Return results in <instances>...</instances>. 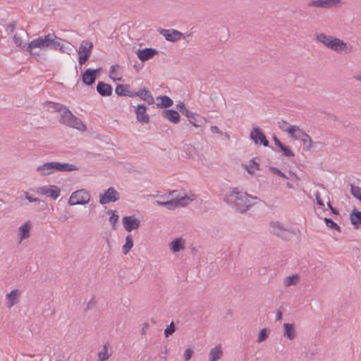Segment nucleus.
<instances>
[{
  "label": "nucleus",
  "instance_id": "6e6d98bb",
  "mask_svg": "<svg viewBox=\"0 0 361 361\" xmlns=\"http://www.w3.org/2000/svg\"><path fill=\"white\" fill-rule=\"evenodd\" d=\"M25 197L30 202H41V200L39 199L30 196L29 194L26 192H25Z\"/></svg>",
  "mask_w": 361,
  "mask_h": 361
},
{
  "label": "nucleus",
  "instance_id": "6ab92c4d",
  "mask_svg": "<svg viewBox=\"0 0 361 361\" xmlns=\"http://www.w3.org/2000/svg\"><path fill=\"white\" fill-rule=\"evenodd\" d=\"M161 116L173 123H178L180 121L179 113L173 109L163 110L161 111Z\"/></svg>",
  "mask_w": 361,
  "mask_h": 361
},
{
  "label": "nucleus",
  "instance_id": "f704fd0d",
  "mask_svg": "<svg viewBox=\"0 0 361 361\" xmlns=\"http://www.w3.org/2000/svg\"><path fill=\"white\" fill-rule=\"evenodd\" d=\"M278 126L281 130L287 132L290 135L293 133V128H295V126L289 125V123L284 120L279 121Z\"/></svg>",
  "mask_w": 361,
  "mask_h": 361
},
{
  "label": "nucleus",
  "instance_id": "13d9d810",
  "mask_svg": "<svg viewBox=\"0 0 361 361\" xmlns=\"http://www.w3.org/2000/svg\"><path fill=\"white\" fill-rule=\"evenodd\" d=\"M273 140H274V144L280 149L283 145V144L280 141V140L276 136V135H274L273 137Z\"/></svg>",
  "mask_w": 361,
  "mask_h": 361
},
{
  "label": "nucleus",
  "instance_id": "4be33fe9",
  "mask_svg": "<svg viewBox=\"0 0 361 361\" xmlns=\"http://www.w3.org/2000/svg\"><path fill=\"white\" fill-rule=\"evenodd\" d=\"M28 33L24 29H21L19 32L16 33L13 36V42L16 45L21 49H25L27 46L23 43V37H27Z\"/></svg>",
  "mask_w": 361,
  "mask_h": 361
},
{
  "label": "nucleus",
  "instance_id": "f257e3e1",
  "mask_svg": "<svg viewBox=\"0 0 361 361\" xmlns=\"http://www.w3.org/2000/svg\"><path fill=\"white\" fill-rule=\"evenodd\" d=\"M256 199L257 197H252L247 192L239 191L238 188H233L224 198L226 202L232 205L240 213L247 212L255 204L253 200Z\"/></svg>",
  "mask_w": 361,
  "mask_h": 361
},
{
  "label": "nucleus",
  "instance_id": "a211bd4d",
  "mask_svg": "<svg viewBox=\"0 0 361 361\" xmlns=\"http://www.w3.org/2000/svg\"><path fill=\"white\" fill-rule=\"evenodd\" d=\"M134 97H139L141 99L146 102L148 104H153L154 103V99L152 94L149 92L147 88L143 87L140 89L137 92H133Z\"/></svg>",
  "mask_w": 361,
  "mask_h": 361
},
{
  "label": "nucleus",
  "instance_id": "4d7b16f0",
  "mask_svg": "<svg viewBox=\"0 0 361 361\" xmlns=\"http://www.w3.org/2000/svg\"><path fill=\"white\" fill-rule=\"evenodd\" d=\"M210 130H211L212 133H213L223 135V132L221 130H220L219 128L216 126H211Z\"/></svg>",
  "mask_w": 361,
  "mask_h": 361
},
{
  "label": "nucleus",
  "instance_id": "8fccbe9b",
  "mask_svg": "<svg viewBox=\"0 0 361 361\" xmlns=\"http://www.w3.org/2000/svg\"><path fill=\"white\" fill-rule=\"evenodd\" d=\"M281 152L283 154L288 157H294V153L291 151L289 147L285 146L284 145L280 148Z\"/></svg>",
  "mask_w": 361,
  "mask_h": 361
},
{
  "label": "nucleus",
  "instance_id": "e2e57ef3",
  "mask_svg": "<svg viewBox=\"0 0 361 361\" xmlns=\"http://www.w3.org/2000/svg\"><path fill=\"white\" fill-rule=\"evenodd\" d=\"M118 65L111 66L110 71H109L110 77H111L112 74H114L115 68H118Z\"/></svg>",
  "mask_w": 361,
  "mask_h": 361
},
{
  "label": "nucleus",
  "instance_id": "9d476101",
  "mask_svg": "<svg viewBox=\"0 0 361 361\" xmlns=\"http://www.w3.org/2000/svg\"><path fill=\"white\" fill-rule=\"evenodd\" d=\"M37 192L39 195L56 200L60 195L61 190L56 185H44L37 188Z\"/></svg>",
  "mask_w": 361,
  "mask_h": 361
},
{
  "label": "nucleus",
  "instance_id": "cd10ccee",
  "mask_svg": "<svg viewBox=\"0 0 361 361\" xmlns=\"http://www.w3.org/2000/svg\"><path fill=\"white\" fill-rule=\"evenodd\" d=\"M37 171L39 172L42 176H47L54 172L52 168V162H47L37 168Z\"/></svg>",
  "mask_w": 361,
  "mask_h": 361
},
{
  "label": "nucleus",
  "instance_id": "5fc2aeb1",
  "mask_svg": "<svg viewBox=\"0 0 361 361\" xmlns=\"http://www.w3.org/2000/svg\"><path fill=\"white\" fill-rule=\"evenodd\" d=\"M315 198L317 200V204L320 207H324V202L322 201L319 192L317 191L315 193Z\"/></svg>",
  "mask_w": 361,
  "mask_h": 361
},
{
  "label": "nucleus",
  "instance_id": "603ef678",
  "mask_svg": "<svg viewBox=\"0 0 361 361\" xmlns=\"http://www.w3.org/2000/svg\"><path fill=\"white\" fill-rule=\"evenodd\" d=\"M29 54L33 57L36 58L37 61H40L41 60H44L45 57L40 54L39 51H33L32 49L31 51H27Z\"/></svg>",
  "mask_w": 361,
  "mask_h": 361
},
{
  "label": "nucleus",
  "instance_id": "72a5a7b5",
  "mask_svg": "<svg viewBox=\"0 0 361 361\" xmlns=\"http://www.w3.org/2000/svg\"><path fill=\"white\" fill-rule=\"evenodd\" d=\"M307 135V134L297 126H295L293 133L290 134V136L293 139L300 140H301L303 137H306Z\"/></svg>",
  "mask_w": 361,
  "mask_h": 361
},
{
  "label": "nucleus",
  "instance_id": "20e7f679",
  "mask_svg": "<svg viewBox=\"0 0 361 361\" xmlns=\"http://www.w3.org/2000/svg\"><path fill=\"white\" fill-rule=\"evenodd\" d=\"M93 43L90 40H83L78 49V63L80 66L84 65L89 60L93 49Z\"/></svg>",
  "mask_w": 361,
  "mask_h": 361
},
{
  "label": "nucleus",
  "instance_id": "393cba45",
  "mask_svg": "<svg viewBox=\"0 0 361 361\" xmlns=\"http://www.w3.org/2000/svg\"><path fill=\"white\" fill-rule=\"evenodd\" d=\"M129 89L130 85H118L116 87L115 92L118 96L134 97V92L130 91Z\"/></svg>",
  "mask_w": 361,
  "mask_h": 361
},
{
  "label": "nucleus",
  "instance_id": "c756f323",
  "mask_svg": "<svg viewBox=\"0 0 361 361\" xmlns=\"http://www.w3.org/2000/svg\"><path fill=\"white\" fill-rule=\"evenodd\" d=\"M30 224L25 222L19 228V238L20 240H25L30 236Z\"/></svg>",
  "mask_w": 361,
  "mask_h": 361
},
{
  "label": "nucleus",
  "instance_id": "e433bc0d",
  "mask_svg": "<svg viewBox=\"0 0 361 361\" xmlns=\"http://www.w3.org/2000/svg\"><path fill=\"white\" fill-rule=\"evenodd\" d=\"M298 281L299 276L298 274L287 276L284 280V286L288 287L296 285Z\"/></svg>",
  "mask_w": 361,
  "mask_h": 361
},
{
  "label": "nucleus",
  "instance_id": "79ce46f5",
  "mask_svg": "<svg viewBox=\"0 0 361 361\" xmlns=\"http://www.w3.org/2000/svg\"><path fill=\"white\" fill-rule=\"evenodd\" d=\"M270 330L267 328H264L259 331L257 342L258 343L264 341L269 336Z\"/></svg>",
  "mask_w": 361,
  "mask_h": 361
},
{
  "label": "nucleus",
  "instance_id": "473e14b6",
  "mask_svg": "<svg viewBox=\"0 0 361 361\" xmlns=\"http://www.w3.org/2000/svg\"><path fill=\"white\" fill-rule=\"evenodd\" d=\"M59 48V51L60 52L66 53L70 55L73 51L74 47L70 42L65 40V42H61Z\"/></svg>",
  "mask_w": 361,
  "mask_h": 361
},
{
  "label": "nucleus",
  "instance_id": "423d86ee",
  "mask_svg": "<svg viewBox=\"0 0 361 361\" xmlns=\"http://www.w3.org/2000/svg\"><path fill=\"white\" fill-rule=\"evenodd\" d=\"M341 2L342 0H309L307 2V6L329 9L338 7Z\"/></svg>",
  "mask_w": 361,
  "mask_h": 361
},
{
  "label": "nucleus",
  "instance_id": "7ed1b4c3",
  "mask_svg": "<svg viewBox=\"0 0 361 361\" xmlns=\"http://www.w3.org/2000/svg\"><path fill=\"white\" fill-rule=\"evenodd\" d=\"M59 121L63 125L75 128L80 131H85L87 130L82 121L73 115L68 108L66 109L63 112L60 114Z\"/></svg>",
  "mask_w": 361,
  "mask_h": 361
},
{
  "label": "nucleus",
  "instance_id": "58836bf2",
  "mask_svg": "<svg viewBox=\"0 0 361 361\" xmlns=\"http://www.w3.org/2000/svg\"><path fill=\"white\" fill-rule=\"evenodd\" d=\"M176 108L179 110V111L184 116L188 118L192 117L193 113L189 111L186 107L183 102H180L176 105Z\"/></svg>",
  "mask_w": 361,
  "mask_h": 361
},
{
  "label": "nucleus",
  "instance_id": "ddd939ff",
  "mask_svg": "<svg viewBox=\"0 0 361 361\" xmlns=\"http://www.w3.org/2000/svg\"><path fill=\"white\" fill-rule=\"evenodd\" d=\"M101 68L91 69L87 68L82 73V81L86 85H92L94 83L97 74L100 73Z\"/></svg>",
  "mask_w": 361,
  "mask_h": 361
},
{
  "label": "nucleus",
  "instance_id": "774afa93",
  "mask_svg": "<svg viewBox=\"0 0 361 361\" xmlns=\"http://www.w3.org/2000/svg\"><path fill=\"white\" fill-rule=\"evenodd\" d=\"M92 305H94V302H93V303H92V302H91V301H90V302H88V304H87V309H91V308H92Z\"/></svg>",
  "mask_w": 361,
  "mask_h": 361
},
{
  "label": "nucleus",
  "instance_id": "052dcab7",
  "mask_svg": "<svg viewBox=\"0 0 361 361\" xmlns=\"http://www.w3.org/2000/svg\"><path fill=\"white\" fill-rule=\"evenodd\" d=\"M282 319V312L280 310H277L276 315V321L281 320Z\"/></svg>",
  "mask_w": 361,
  "mask_h": 361
},
{
  "label": "nucleus",
  "instance_id": "3c124183",
  "mask_svg": "<svg viewBox=\"0 0 361 361\" xmlns=\"http://www.w3.org/2000/svg\"><path fill=\"white\" fill-rule=\"evenodd\" d=\"M269 169L271 173L276 174L279 176H281L285 179L288 178V176L276 167L270 166Z\"/></svg>",
  "mask_w": 361,
  "mask_h": 361
},
{
  "label": "nucleus",
  "instance_id": "2f4dec72",
  "mask_svg": "<svg viewBox=\"0 0 361 361\" xmlns=\"http://www.w3.org/2000/svg\"><path fill=\"white\" fill-rule=\"evenodd\" d=\"M19 292L17 289L12 290L9 293L6 295V298L8 300V307H11L13 306L17 301V298L19 295Z\"/></svg>",
  "mask_w": 361,
  "mask_h": 361
},
{
  "label": "nucleus",
  "instance_id": "f8f14e48",
  "mask_svg": "<svg viewBox=\"0 0 361 361\" xmlns=\"http://www.w3.org/2000/svg\"><path fill=\"white\" fill-rule=\"evenodd\" d=\"M191 200H190L187 195L180 197L172 198L170 200L165 201L164 207L169 209H173L179 206L185 207L188 205Z\"/></svg>",
  "mask_w": 361,
  "mask_h": 361
},
{
  "label": "nucleus",
  "instance_id": "7c9ffc66",
  "mask_svg": "<svg viewBox=\"0 0 361 361\" xmlns=\"http://www.w3.org/2000/svg\"><path fill=\"white\" fill-rule=\"evenodd\" d=\"M51 35L52 36L51 37L49 49L56 51L59 50L61 42H65V39L57 37L54 33H51Z\"/></svg>",
  "mask_w": 361,
  "mask_h": 361
},
{
  "label": "nucleus",
  "instance_id": "4c0bfd02",
  "mask_svg": "<svg viewBox=\"0 0 361 361\" xmlns=\"http://www.w3.org/2000/svg\"><path fill=\"white\" fill-rule=\"evenodd\" d=\"M189 122L195 127H201L202 125V118L200 115L193 113L192 117L188 118Z\"/></svg>",
  "mask_w": 361,
  "mask_h": 361
},
{
  "label": "nucleus",
  "instance_id": "39448f33",
  "mask_svg": "<svg viewBox=\"0 0 361 361\" xmlns=\"http://www.w3.org/2000/svg\"><path fill=\"white\" fill-rule=\"evenodd\" d=\"M90 200V195L84 189L78 190L73 192L68 200V204L70 205H76V204H85L89 202Z\"/></svg>",
  "mask_w": 361,
  "mask_h": 361
},
{
  "label": "nucleus",
  "instance_id": "a878e982",
  "mask_svg": "<svg viewBox=\"0 0 361 361\" xmlns=\"http://www.w3.org/2000/svg\"><path fill=\"white\" fill-rule=\"evenodd\" d=\"M223 356V350L221 345H216L210 350L209 353V361H217Z\"/></svg>",
  "mask_w": 361,
  "mask_h": 361
},
{
  "label": "nucleus",
  "instance_id": "680f3d73",
  "mask_svg": "<svg viewBox=\"0 0 361 361\" xmlns=\"http://www.w3.org/2000/svg\"><path fill=\"white\" fill-rule=\"evenodd\" d=\"M149 327V324L147 323H145L144 325H143V327L141 330V334L142 335H145V329H147Z\"/></svg>",
  "mask_w": 361,
  "mask_h": 361
},
{
  "label": "nucleus",
  "instance_id": "a19ab883",
  "mask_svg": "<svg viewBox=\"0 0 361 361\" xmlns=\"http://www.w3.org/2000/svg\"><path fill=\"white\" fill-rule=\"evenodd\" d=\"M350 193L352 195L357 199L361 202V189L360 187L354 185L353 184H350Z\"/></svg>",
  "mask_w": 361,
  "mask_h": 361
},
{
  "label": "nucleus",
  "instance_id": "f3484780",
  "mask_svg": "<svg viewBox=\"0 0 361 361\" xmlns=\"http://www.w3.org/2000/svg\"><path fill=\"white\" fill-rule=\"evenodd\" d=\"M158 53L157 50L152 48H145L143 49H137L136 54L138 59L141 61H145L152 59Z\"/></svg>",
  "mask_w": 361,
  "mask_h": 361
},
{
  "label": "nucleus",
  "instance_id": "0eeeda50",
  "mask_svg": "<svg viewBox=\"0 0 361 361\" xmlns=\"http://www.w3.org/2000/svg\"><path fill=\"white\" fill-rule=\"evenodd\" d=\"M51 33L45 35L44 37H38L32 40L27 44L26 51H31L35 48H39L41 49H49V44L51 42Z\"/></svg>",
  "mask_w": 361,
  "mask_h": 361
},
{
  "label": "nucleus",
  "instance_id": "49530a36",
  "mask_svg": "<svg viewBox=\"0 0 361 361\" xmlns=\"http://www.w3.org/2000/svg\"><path fill=\"white\" fill-rule=\"evenodd\" d=\"M99 360L100 361H106L109 359V355L108 354V349L106 345H104L102 350L98 354Z\"/></svg>",
  "mask_w": 361,
  "mask_h": 361
},
{
  "label": "nucleus",
  "instance_id": "bb28decb",
  "mask_svg": "<svg viewBox=\"0 0 361 361\" xmlns=\"http://www.w3.org/2000/svg\"><path fill=\"white\" fill-rule=\"evenodd\" d=\"M157 100L161 102L157 104V106L159 109H166L173 105V100L168 96L164 95L157 98Z\"/></svg>",
  "mask_w": 361,
  "mask_h": 361
},
{
  "label": "nucleus",
  "instance_id": "6e6552de",
  "mask_svg": "<svg viewBox=\"0 0 361 361\" xmlns=\"http://www.w3.org/2000/svg\"><path fill=\"white\" fill-rule=\"evenodd\" d=\"M120 198L119 192L113 187L109 188L104 194L99 195V203L106 204L109 202H115Z\"/></svg>",
  "mask_w": 361,
  "mask_h": 361
},
{
  "label": "nucleus",
  "instance_id": "de8ad7c7",
  "mask_svg": "<svg viewBox=\"0 0 361 361\" xmlns=\"http://www.w3.org/2000/svg\"><path fill=\"white\" fill-rule=\"evenodd\" d=\"M301 141L305 145V149L306 151H310L313 147V142L309 135L303 137Z\"/></svg>",
  "mask_w": 361,
  "mask_h": 361
},
{
  "label": "nucleus",
  "instance_id": "f03ea898",
  "mask_svg": "<svg viewBox=\"0 0 361 361\" xmlns=\"http://www.w3.org/2000/svg\"><path fill=\"white\" fill-rule=\"evenodd\" d=\"M314 39L336 52L343 51L345 54H348L353 50V47L345 42L343 39L331 35H327L324 32L316 33Z\"/></svg>",
  "mask_w": 361,
  "mask_h": 361
},
{
  "label": "nucleus",
  "instance_id": "2eb2a0df",
  "mask_svg": "<svg viewBox=\"0 0 361 361\" xmlns=\"http://www.w3.org/2000/svg\"><path fill=\"white\" fill-rule=\"evenodd\" d=\"M159 33L162 35L167 41L175 42L179 40L183 34L176 30L170 29H161Z\"/></svg>",
  "mask_w": 361,
  "mask_h": 361
},
{
  "label": "nucleus",
  "instance_id": "aec40b11",
  "mask_svg": "<svg viewBox=\"0 0 361 361\" xmlns=\"http://www.w3.org/2000/svg\"><path fill=\"white\" fill-rule=\"evenodd\" d=\"M97 92L102 97H109L112 94V87L104 82L99 81L97 85Z\"/></svg>",
  "mask_w": 361,
  "mask_h": 361
},
{
  "label": "nucleus",
  "instance_id": "a18cd8bd",
  "mask_svg": "<svg viewBox=\"0 0 361 361\" xmlns=\"http://www.w3.org/2000/svg\"><path fill=\"white\" fill-rule=\"evenodd\" d=\"M49 104L54 111L62 113L68 108L66 106L60 103L49 102Z\"/></svg>",
  "mask_w": 361,
  "mask_h": 361
},
{
  "label": "nucleus",
  "instance_id": "1a4fd4ad",
  "mask_svg": "<svg viewBox=\"0 0 361 361\" xmlns=\"http://www.w3.org/2000/svg\"><path fill=\"white\" fill-rule=\"evenodd\" d=\"M270 226L272 229L271 232L283 240H289L293 234V232L285 228L279 221L271 222Z\"/></svg>",
  "mask_w": 361,
  "mask_h": 361
},
{
  "label": "nucleus",
  "instance_id": "c85d7f7f",
  "mask_svg": "<svg viewBox=\"0 0 361 361\" xmlns=\"http://www.w3.org/2000/svg\"><path fill=\"white\" fill-rule=\"evenodd\" d=\"M170 249L173 252H178L184 249V240L179 238L173 240L170 243Z\"/></svg>",
  "mask_w": 361,
  "mask_h": 361
},
{
  "label": "nucleus",
  "instance_id": "dca6fc26",
  "mask_svg": "<svg viewBox=\"0 0 361 361\" xmlns=\"http://www.w3.org/2000/svg\"><path fill=\"white\" fill-rule=\"evenodd\" d=\"M147 106L145 104H138L135 106V112L137 121L142 123H148L149 122V116L146 113Z\"/></svg>",
  "mask_w": 361,
  "mask_h": 361
},
{
  "label": "nucleus",
  "instance_id": "09e8293b",
  "mask_svg": "<svg viewBox=\"0 0 361 361\" xmlns=\"http://www.w3.org/2000/svg\"><path fill=\"white\" fill-rule=\"evenodd\" d=\"M176 331V326L173 322H171V324L167 326V327L164 330V335L166 337H169L172 335Z\"/></svg>",
  "mask_w": 361,
  "mask_h": 361
},
{
  "label": "nucleus",
  "instance_id": "0e129e2a",
  "mask_svg": "<svg viewBox=\"0 0 361 361\" xmlns=\"http://www.w3.org/2000/svg\"><path fill=\"white\" fill-rule=\"evenodd\" d=\"M323 146L322 143V142H314V147H318V148H322Z\"/></svg>",
  "mask_w": 361,
  "mask_h": 361
},
{
  "label": "nucleus",
  "instance_id": "69168bd1",
  "mask_svg": "<svg viewBox=\"0 0 361 361\" xmlns=\"http://www.w3.org/2000/svg\"><path fill=\"white\" fill-rule=\"evenodd\" d=\"M331 213L334 214H338V210L334 207H333L331 209Z\"/></svg>",
  "mask_w": 361,
  "mask_h": 361
},
{
  "label": "nucleus",
  "instance_id": "412c9836",
  "mask_svg": "<svg viewBox=\"0 0 361 361\" xmlns=\"http://www.w3.org/2000/svg\"><path fill=\"white\" fill-rule=\"evenodd\" d=\"M52 168L54 171H71L78 170V167L75 165L68 163L52 162Z\"/></svg>",
  "mask_w": 361,
  "mask_h": 361
},
{
  "label": "nucleus",
  "instance_id": "338daca9",
  "mask_svg": "<svg viewBox=\"0 0 361 361\" xmlns=\"http://www.w3.org/2000/svg\"><path fill=\"white\" fill-rule=\"evenodd\" d=\"M355 79L357 81H359L360 82H361V73L360 75L355 76Z\"/></svg>",
  "mask_w": 361,
  "mask_h": 361
},
{
  "label": "nucleus",
  "instance_id": "c03bdc74",
  "mask_svg": "<svg viewBox=\"0 0 361 361\" xmlns=\"http://www.w3.org/2000/svg\"><path fill=\"white\" fill-rule=\"evenodd\" d=\"M324 222L327 227H329L333 230L341 231L340 226L336 222H334L331 219L324 218Z\"/></svg>",
  "mask_w": 361,
  "mask_h": 361
},
{
  "label": "nucleus",
  "instance_id": "c9c22d12",
  "mask_svg": "<svg viewBox=\"0 0 361 361\" xmlns=\"http://www.w3.org/2000/svg\"><path fill=\"white\" fill-rule=\"evenodd\" d=\"M133 247V241L130 235L126 237V243L123 246V253L127 255Z\"/></svg>",
  "mask_w": 361,
  "mask_h": 361
},
{
  "label": "nucleus",
  "instance_id": "ea45409f",
  "mask_svg": "<svg viewBox=\"0 0 361 361\" xmlns=\"http://www.w3.org/2000/svg\"><path fill=\"white\" fill-rule=\"evenodd\" d=\"M255 168L257 170H260L259 164L255 161V159L253 158L249 161V165L246 166L245 169L248 173L253 175L255 171L252 169Z\"/></svg>",
  "mask_w": 361,
  "mask_h": 361
},
{
  "label": "nucleus",
  "instance_id": "864d4df0",
  "mask_svg": "<svg viewBox=\"0 0 361 361\" xmlns=\"http://www.w3.org/2000/svg\"><path fill=\"white\" fill-rule=\"evenodd\" d=\"M192 354V350H191L190 348H187L184 353V360L189 361L191 359Z\"/></svg>",
  "mask_w": 361,
  "mask_h": 361
},
{
  "label": "nucleus",
  "instance_id": "4468645a",
  "mask_svg": "<svg viewBox=\"0 0 361 361\" xmlns=\"http://www.w3.org/2000/svg\"><path fill=\"white\" fill-rule=\"evenodd\" d=\"M122 223L125 230L128 232H130L134 229L139 228L140 221L138 219L134 216H126L122 219Z\"/></svg>",
  "mask_w": 361,
  "mask_h": 361
},
{
  "label": "nucleus",
  "instance_id": "bf43d9fd",
  "mask_svg": "<svg viewBox=\"0 0 361 361\" xmlns=\"http://www.w3.org/2000/svg\"><path fill=\"white\" fill-rule=\"evenodd\" d=\"M16 26V22L13 21L12 23H9L7 25V30H10L11 32H13L15 30Z\"/></svg>",
  "mask_w": 361,
  "mask_h": 361
},
{
  "label": "nucleus",
  "instance_id": "5701e85b",
  "mask_svg": "<svg viewBox=\"0 0 361 361\" xmlns=\"http://www.w3.org/2000/svg\"><path fill=\"white\" fill-rule=\"evenodd\" d=\"M283 336L289 340H293L296 337V331L293 324H283Z\"/></svg>",
  "mask_w": 361,
  "mask_h": 361
},
{
  "label": "nucleus",
  "instance_id": "b1692460",
  "mask_svg": "<svg viewBox=\"0 0 361 361\" xmlns=\"http://www.w3.org/2000/svg\"><path fill=\"white\" fill-rule=\"evenodd\" d=\"M350 223L355 229H358L359 226L361 225V212L353 209L350 214Z\"/></svg>",
  "mask_w": 361,
  "mask_h": 361
},
{
  "label": "nucleus",
  "instance_id": "37998d69",
  "mask_svg": "<svg viewBox=\"0 0 361 361\" xmlns=\"http://www.w3.org/2000/svg\"><path fill=\"white\" fill-rule=\"evenodd\" d=\"M106 213L108 214H110L109 222L111 223V224L112 226V228L115 229L116 224L118 219V215L116 214V211L111 210V209L108 210L106 212Z\"/></svg>",
  "mask_w": 361,
  "mask_h": 361
},
{
  "label": "nucleus",
  "instance_id": "9b49d317",
  "mask_svg": "<svg viewBox=\"0 0 361 361\" xmlns=\"http://www.w3.org/2000/svg\"><path fill=\"white\" fill-rule=\"evenodd\" d=\"M250 138L256 145H262L264 147L269 146V141L265 135L258 127H253L250 132Z\"/></svg>",
  "mask_w": 361,
  "mask_h": 361
}]
</instances>
